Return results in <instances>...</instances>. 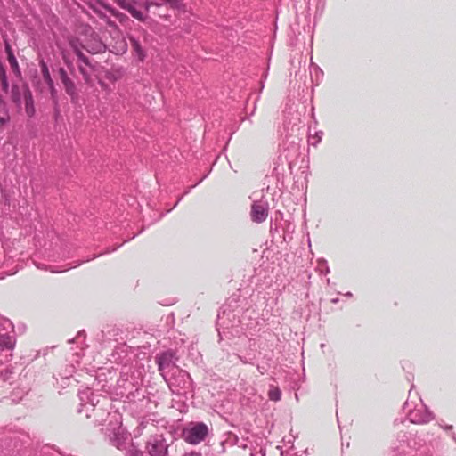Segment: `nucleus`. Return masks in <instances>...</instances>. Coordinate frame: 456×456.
<instances>
[{
	"label": "nucleus",
	"instance_id": "nucleus-18",
	"mask_svg": "<svg viewBox=\"0 0 456 456\" xmlns=\"http://www.w3.org/2000/svg\"><path fill=\"white\" fill-rule=\"evenodd\" d=\"M59 76H60V79H61V83L69 78V76L63 68H61L59 69Z\"/></svg>",
	"mask_w": 456,
	"mask_h": 456
},
{
	"label": "nucleus",
	"instance_id": "nucleus-2",
	"mask_svg": "<svg viewBox=\"0 0 456 456\" xmlns=\"http://www.w3.org/2000/svg\"><path fill=\"white\" fill-rule=\"evenodd\" d=\"M250 216L253 222H264L268 216V204L263 201L253 202L251 205Z\"/></svg>",
	"mask_w": 456,
	"mask_h": 456
},
{
	"label": "nucleus",
	"instance_id": "nucleus-3",
	"mask_svg": "<svg viewBox=\"0 0 456 456\" xmlns=\"http://www.w3.org/2000/svg\"><path fill=\"white\" fill-rule=\"evenodd\" d=\"M118 5L126 10L134 18L138 20H144V15L141 10L137 8V5L130 0H117Z\"/></svg>",
	"mask_w": 456,
	"mask_h": 456
},
{
	"label": "nucleus",
	"instance_id": "nucleus-8",
	"mask_svg": "<svg viewBox=\"0 0 456 456\" xmlns=\"http://www.w3.org/2000/svg\"><path fill=\"white\" fill-rule=\"evenodd\" d=\"M148 452L151 456H164L165 450L162 444H150L148 445Z\"/></svg>",
	"mask_w": 456,
	"mask_h": 456
},
{
	"label": "nucleus",
	"instance_id": "nucleus-6",
	"mask_svg": "<svg viewBox=\"0 0 456 456\" xmlns=\"http://www.w3.org/2000/svg\"><path fill=\"white\" fill-rule=\"evenodd\" d=\"M65 92L71 97V99H75L77 96V87L75 83L69 77L64 82H62Z\"/></svg>",
	"mask_w": 456,
	"mask_h": 456
},
{
	"label": "nucleus",
	"instance_id": "nucleus-15",
	"mask_svg": "<svg viewBox=\"0 0 456 456\" xmlns=\"http://www.w3.org/2000/svg\"><path fill=\"white\" fill-rule=\"evenodd\" d=\"M0 81L2 84V88L4 92L8 91V82L5 75V71L1 69L0 70Z\"/></svg>",
	"mask_w": 456,
	"mask_h": 456
},
{
	"label": "nucleus",
	"instance_id": "nucleus-19",
	"mask_svg": "<svg viewBox=\"0 0 456 456\" xmlns=\"http://www.w3.org/2000/svg\"><path fill=\"white\" fill-rule=\"evenodd\" d=\"M59 76H60V79H61V83L69 78V76L63 68H61L59 69Z\"/></svg>",
	"mask_w": 456,
	"mask_h": 456
},
{
	"label": "nucleus",
	"instance_id": "nucleus-9",
	"mask_svg": "<svg viewBox=\"0 0 456 456\" xmlns=\"http://www.w3.org/2000/svg\"><path fill=\"white\" fill-rule=\"evenodd\" d=\"M172 354L168 353H165L161 354L159 357H158V364L159 369L161 370L165 368L166 365H168L169 362L171 361Z\"/></svg>",
	"mask_w": 456,
	"mask_h": 456
},
{
	"label": "nucleus",
	"instance_id": "nucleus-14",
	"mask_svg": "<svg viewBox=\"0 0 456 456\" xmlns=\"http://www.w3.org/2000/svg\"><path fill=\"white\" fill-rule=\"evenodd\" d=\"M85 48L92 53H96L102 52L104 45L101 42H96L92 48H89L88 46H86Z\"/></svg>",
	"mask_w": 456,
	"mask_h": 456
},
{
	"label": "nucleus",
	"instance_id": "nucleus-12",
	"mask_svg": "<svg viewBox=\"0 0 456 456\" xmlns=\"http://www.w3.org/2000/svg\"><path fill=\"white\" fill-rule=\"evenodd\" d=\"M6 51L8 52V61L12 69H18V62L9 45H6Z\"/></svg>",
	"mask_w": 456,
	"mask_h": 456
},
{
	"label": "nucleus",
	"instance_id": "nucleus-22",
	"mask_svg": "<svg viewBox=\"0 0 456 456\" xmlns=\"http://www.w3.org/2000/svg\"><path fill=\"white\" fill-rule=\"evenodd\" d=\"M183 456H200V454L198 452H190V453L184 454Z\"/></svg>",
	"mask_w": 456,
	"mask_h": 456
},
{
	"label": "nucleus",
	"instance_id": "nucleus-16",
	"mask_svg": "<svg viewBox=\"0 0 456 456\" xmlns=\"http://www.w3.org/2000/svg\"><path fill=\"white\" fill-rule=\"evenodd\" d=\"M77 56L84 63L88 64L87 58L84 55V53L77 48H74Z\"/></svg>",
	"mask_w": 456,
	"mask_h": 456
},
{
	"label": "nucleus",
	"instance_id": "nucleus-21",
	"mask_svg": "<svg viewBox=\"0 0 456 456\" xmlns=\"http://www.w3.org/2000/svg\"><path fill=\"white\" fill-rule=\"evenodd\" d=\"M163 1L166 3H168L172 5H175V4H178V2H179V0H163Z\"/></svg>",
	"mask_w": 456,
	"mask_h": 456
},
{
	"label": "nucleus",
	"instance_id": "nucleus-5",
	"mask_svg": "<svg viewBox=\"0 0 456 456\" xmlns=\"http://www.w3.org/2000/svg\"><path fill=\"white\" fill-rule=\"evenodd\" d=\"M10 121V114L6 103L0 95V127L5 126Z\"/></svg>",
	"mask_w": 456,
	"mask_h": 456
},
{
	"label": "nucleus",
	"instance_id": "nucleus-11",
	"mask_svg": "<svg viewBox=\"0 0 456 456\" xmlns=\"http://www.w3.org/2000/svg\"><path fill=\"white\" fill-rule=\"evenodd\" d=\"M40 66H41L42 76H43L45 82L46 84H51V82H53L51 77L47 65L44 61H42Z\"/></svg>",
	"mask_w": 456,
	"mask_h": 456
},
{
	"label": "nucleus",
	"instance_id": "nucleus-4",
	"mask_svg": "<svg viewBox=\"0 0 456 456\" xmlns=\"http://www.w3.org/2000/svg\"><path fill=\"white\" fill-rule=\"evenodd\" d=\"M23 98L25 101L26 112L28 116L31 117L35 112L34 104H33L34 102H33L32 94L27 86L23 87Z\"/></svg>",
	"mask_w": 456,
	"mask_h": 456
},
{
	"label": "nucleus",
	"instance_id": "nucleus-23",
	"mask_svg": "<svg viewBox=\"0 0 456 456\" xmlns=\"http://www.w3.org/2000/svg\"><path fill=\"white\" fill-rule=\"evenodd\" d=\"M134 456H141V455H139V454H135Z\"/></svg>",
	"mask_w": 456,
	"mask_h": 456
},
{
	"label": "nucleus",
	"instance_id": "nucleus-13",
	"mask_svg": "<svg viewBox=\"0 0 456 456\" xmlns=\"http://www.w3.org/2000/svg\"><path fill=\"white\" fill-rule=\"evenodd\" d=\"M268 395L271 400L279 401L281 399V391L277 387H274L269 390Z\"/></svg>",
	"mask_w": 456,
	"mask_h": 456
},
{
	"label": "nucleus",
	"instance_id": "nucleus-10",
	"mask_svg": "<svg viewBox=\"0 0 456 456\" xmlns=\"http://www.w3.org/2000/svg\"><path fill=\"white\" fill-rule=\"evenodd\" d=\"M130 42L133 50L137 53L140 59L142 60L144 57V53L138 40L134 37H130Z\"/></svg>",
	"mask_w": 456,
	"mask_h": 456
},
{
	"label": "nucleus",
	"instance_id": "nucleus-17",
	"mask_svg": "<svg viewBox=\"0 0 456 456\" xmlns=\"http://www.w3.org/2000/svg\"><path fill=\"white\" fill-rule=\"evenodd\" d=\"M46 85L49 87L52 98L55 100L57 97V90L53 85V82H51V84H46Z\"/></svg>",
	"mask_w": 456,
	"mask_h": 456
},
{
	"label": "nucleus",
	"instance_id": "nucleus-1",
	"mask_svg": "<svg viewBox=\"0 0 456 456\" xmlns=\"http://www.w3.org/2000/svg\"><path fill=\"white\" fill-rule=\"evenodd\" d=\"M208 434V426L198 422L183 430V438L188 444H198L207 437Z\"/></svg>",
	"mask_w": 456,
	"mask_h": 456
},
{
	"label": "nucleus",
	"instance_id": "nucleus-7",
	"mask_svg": "<svg viewBox=\"0 0 456 456\" xmlns=\"http://www.w3.org/2000/svg\"><path fill=\"white\" fill-rule=\"evenodd\" d=\"M23 95V88L20 89L17 85H13L11 92L12 101L19 107L21 105V98Z\"/></svg>",
	"mask_w": 456,
	"mask_h": 456
},
{
	"label": "nucleus",
	"instance_id": "nucleus-20",
	"mask_svg": "<svg viewBox=\"0 0 456 456\" xmlns=\"http://www.w3.org/2000/svg\"><path fill=\"white\" fill-rule=\"evenodd\" d=\"M79 71L81 72V74L83 75L84 78L86 81H88L89 79V75L86 72L85 69L83 67H79Z\"/></svg>",
	"mask_w": 456,
	"mask_h": 456
}]
</instances>
